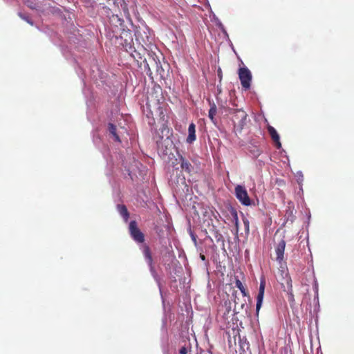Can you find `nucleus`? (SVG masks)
<instances>
[{
	"label": "nucleus",
	"mask_w": 354,
	"mask_h": 354,
	"mask_svg": "<svg viewBox=\"0 0 354 354\" xmlns=\"http://www.w3.org/2000/svg\"><path fill=\"white\" fill-rule=\"evenodd\" d=\"M281 285L283 290V291L286 292L288 294V299L290 304H293L295 302V297L292 291V279L287 271H281Z\"/></svg>",
	"instance_id": "obj_1"
},
{
	"label": "nucleus",
	"mask_w": 354,
	"mask_h": 354,
	"mask_svg": "<svg viewBox=\"0 0 354 354\" xmlns=\"http://www.w3.org/2000/svg\"><path fill=\"white\" fill-rule=\"evenodd\" d=\"M248 115L242 109H236L232 113V122L234 127H236L239 131H241L244 126L246 124Z\"/></svg>",
	"instance_id": "obj_2"
},
{
	"label": "nucleus",
	"mask_w": 354,
	"mask_h": 354,
	"mask_svg": "<svg viewBox=\"0 0 354 354\" xmlns=\"http://www.w3.org/2000/svg\"><path fill=\"white\" fill-rule=\"evenodd\" d=\"M239 78L242 87L245 90L250 89L252 82V73L247 67H241L238 71Z\"/></svg>",
	"instance_id": "obj_3"
},
{
	"label": "nucleus",
	"mask_w": 354,
	"mask_h": 354,
	"mask_svg": "<svg viewBox=\"0 0 354 354\" xmlns=\"http://www.w3.org/2000/svg\"><path fill=\"white\" fill-rule=\"evenodd\" d=\"M129 231L131 238L137 243H142L145 241V235L138 228L136 221L129 223Z\"/></svg>",
	"instance_id": "obj_4"
},
{
	"label": "nucleus",
	"mask_w": 354,
	"mask_h": 354,
	"mask_svg": "<svg viewBox=\"0 0 354 354\" xmlns=\"http://www.w3.org/2000/svg\"><path fill=\"white\" fill-rule=\"evenodd\" d=\"M235 195L236 198L245 206L251 205V200L248 196V192L245 187L242 185H237L235 187Z\"/></svg>",
	"instance_id": "obj_5"
},
{
	"label": "nucleus",
	"mask_w": 354,
	"mask_h": 354,
	"mask_svg": "<svg viewBox=\"0 0 354 354\" xmlns=\"http://www.w3.org/2000/svg\"><path fill=\"white\" fill-rule=\"evenodd\" d=\"M266 279L264 277H261L260 279V285L259 288V292L257 297V306H256V311L257 314H259V310L261 307L263 297H264V292L266 288Z\"/></svg>",
	"instance_id": "obj_6"
},
{
	"label": "nucleus",
	"mask_w": 354,
	"mask_h": 354,
	"mask_svg": "<svg viewBox=\"0 0 354 354\" xmlns=\"http://www.w3.org/2000/svg\"><path fill=\"white\" fill-rule=\"evenodd\" d=\"M286 244V241L282 239L279 241L275 247V252L277 255L276 260L279 263H281V261L283 260Z\"/></svg>",
	"instance_id": "obj_7"
},
{
	"label": "nucleus",
	"mask_w": 354,
	"mask_h": 354,
	"mask_svg": "<svg viewBox=\"0 0 354 354\" xmlns=\"http://www.w3.org/2000/svg\"><path fill=\"white\" fill-rule=\"evenodd\" d=\"M268 131L272 140L274 142L276 147L277 149H280L281 147V144L280 142L279 136L277 132L276 129L273 127L269 125L268 127Z\"/></svg>",
	"instance_id": "obj_8"
},
{
	"label": "nucleus",
	"mask_w": 354,
	"mask_h": 354,
	"mask_svg": "<svg viewBox=\"0 0 354 354\" xmlns=\"http://www.w3.org/2000/svg\"><path fill=\"white\" fill-rule=\"evenodd\" d=\"M196 139V125L192 122L188 127V136L186 141L189 144H192Z\"/></svg>",
	"instance_id": "obj_9"
},
{
	"label": "nucleus",
	"mask_w": 354,
	"mask_h": 354,
	"mask_svg": "<svg viewBox=\"0 0 354 354\" xmlns=\"http://www.w3.org/2000/svg\"><path fill=\"white\" fill-rule=\"evenodd\" d=\"M108 130L109 133L114 138L115 141L121 142V140L120 136L117 133V128L116 126L112 123L108 124Z\"/></svg>",
	"instance_id": "obj_10"
},
{
	"label": "nucleus",
	"mask_w": 354,
	"mask_h": 354,
	"mask_svg": "<svg viewBox=\"0 0 354 354\" xmlns=\"http://www.w3.org/2000/svg\"><path fill=\"white\" fill-rule=\"evenodd\" d=\"M117 209L120 214L122 216L124 221L127 222L129 218V213L127 207L124 205H118Z\"/></svg>",
	"instance_id": "obj_11"
},
{
	"label": "nucleus",
	"mask_w": 354,
	"mask_h": 354,
	"mask_svg": "<svg viewBox=\"0 0 354 354\" xmlns=\"http://www.w3.org/2000/svg\"><path fill=\"white\" fill-rule=\"evenodd\" d=\"M180 167L183 170L185 171L187 173H190L192 171V166L187 159H185L183 156H180Z\"/></svg>",
	"instance_id": "obj_12"
},
{
	"label": "nucleus",
	"mask_w": 354,
	"mask_h": 354,
	"mask_svg": "<svg viewBox=\"0 0 354 354\" xmlns=\"http://www.w3.org/2000/svg\"><path fill=\"white\" fill-rule=\"evenodd\" d=\"M143 254H144V256H145V259H147L149 265L151 267H152V265H153V258H152V256H151L150 248H149V247L148 245H145L144 247Z\"/></svg>",
	"instance_id": "obj_13"
},
{
	"label": "nucleus",
	"mask_w": 354,
	"mask_h": 354,
	"mask_svg": "<svg viewBox=\"0 0 354 354\" xmlns=\"http://www.w3.org/2000/svg\"><path fill=\"white\" fill-rule=\"evenodd\" d=\"M216 112H217L216 106L215 105L214 103H213V104L211 106V107L209 110L208 116H209V119L212 120V122H214V124L216 123V120H215L214 117L216 114Z\"/></svg>",
	"instance_id": "obj_14"
},
{
	"label": "nucleus",
	"mask_w": 354,
	"mask_h": 354,
	"mask_svg": "<svg viewBox=\"0 0 354 354\" xmlns=\"http://www.w3.org/2000/svg\"><path fill=\"white\" fill-rule=\"evenodd\" d=\"M235 286L237 288H239L241 290L243 296L245 297L248 295V291L246 288L244 287L242 282L239 279H236Z\"/></svg>",
	"instance_id": "obj_15"
},
{
	"label": "nucleus",
	"mask_w": 354,
	"mask_h": 354,
	"mask_svg": "<svg viewBox=\"0 0 354 354\" xmlns=\"http://www.w3.org/2000/svg\"><path fill=\"white\" fill-rule=\"evenodd\" d=\"M154 64L156 65V72L161 76L163 77L165 75V71L162 68V67L160 65V63L158 62H156L154 58H153Z\"/></svg>",
	"instance_id": "obj_16"
},
{
	"label": "nucleus",
	"mask_w": 354,
	"mask_h": 354,
	"mask_svg": "<svg viewBox=\"0 0 354 354\" xmlns=\"http://www.w3.org/2000/svg\"><path fill=\"white\" fill-rule=\"evenodd\" d=\"M106 3L108 6H110L113 8H119V3L118 2V0H105Z\"/></svg>",
	"instance_id": "obj_17"
},
{
	"label": "nucleus",
	"mask_w": 354,
	"mask_h": 354,
	"mask_svg": "<svg viewBox=\"0 0 354 354\" xmlns=\"http://www.w3.org/2000/svg\"><path fill=\"white\" fill-rule=\"evenodd\" d=\"M214 236L218 243L220 241H221V242L224 241L223 235L218 230H215L214 232Z\"/></svg>",
	"instance_id": "obj_18"
},
{
	"label": "nucleus",
	"mask_w": 354,
	"mask_h": 354,
	"mask_svg": "<svg viewBox=\"0 0 354 354\" xmlns=\"http://www.w3.org/2000/svg\"><path fill=\"white\" fill-rule=\"evenodd\" d=\"M232 214L233 218L234 220L236 230V231H238V230H239V218H238L237 212L235 210H233L232 212Z\"/></svg>",
	"instance_id": "obj_19"
},
{
	"label": "nucleus",
	"mask_w": 354,
	"mask_h": 354,
	"mask_svg": "<svg viewBox=\"0 0 354 354\" xmlns=\"http://www.w3.org/2000/svg\"><path fill=\"white\" fill-rule=\"evenodd\" d=\"M18 15L19 16L20 18H21L22 19H24V21H27L28 24H30V25H33V22L31 21V19L28 17L26 16V15L21 13V12H19Z\"/></svg>",
	"instance_id": "obj_20"
},
{
	"label": "nucleus",
	"mask_w": 354,
	"mask_h": 354,
	"mask_svg": "<svg viewBox=\"0 0 354 354\" xmlns=\"http://www.w3.org/2000/svg\"><path fill=\"white\" fill-rule=\"evenodd\" d=\"M243 224H244L245 231L246 234H249V232H250V222H249L248 219H247L246 218H243Z\"/></svg>",
	"instance_id": "obj_21"
},
{
	"label": "nucleus",
	"mask_w": 354,
	"mask_h": 354,
	"mask_svg": "<svg viewBox=\"0 0 354 354\" xmlns=\"http://www.w3.org/2000/svg\"><path fill=\"white\" fill-rule=\"evenodd\" d=\"M180 354H187V348L186 346H183L179 351Z\"/></svg>",
	"instance_id": "obj_22"
},
{
	"label": "nucleus",
	"mask_w": 354,
	"mask_h": 354,
	"mask_svg": "<svg viewBox=\"0 0 354 354\" xmlns=\"http://www.w3.org/2000/svg\"><path fill=\"white\" fill-rule=\"evenodd\" d=\"M200 258L201 259V260L203 261H205V256L203 254H200Z\"/></svg>",
	"instance_id": "obj_23"
},
{
	"label": "nucleus",
	"mask_w": 354,
	"mask_h": 354,
	"mask_svg": "<svg viewBox=\"0 0 354 354\" xmlns=\"http://www.w3.org/2000/svg\"><path fill=\"white\" fill-rule=\"evenodd\" d=\"M192 239L194 241V243H196V239L194 236H192Z\"/></svg>",
	"instance_id": "obj_24"
},
{
	"label": "nucleus",
	"mask_w": 354,
	"mask_h": 354,
	"mask_svg": "<svg viewBox=\"0 0 354 354\" xmlns=\"http://www.w3.org/2000/svg\"><path fill=\"white\" fill-rule=\"evenodd\" d=\"M244 306V304H241V308H243Z\"/></svg>",
	"instance_id": "obj_25"
}]
</instances>
